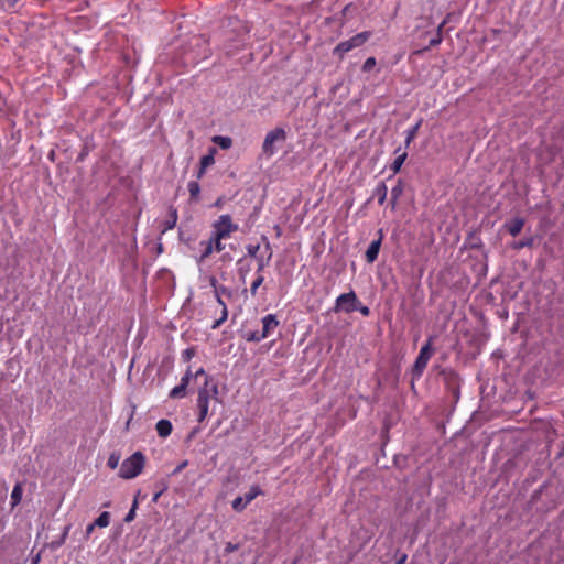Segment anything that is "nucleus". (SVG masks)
Instances as JSON below:
<instances>
[{"mask_svg": "<svg viewBox=\"0 0 564 564\" xmlns=\"http://www.w3.org/2000/svg\"><path fill=\"white\" fill-rule=\"evenodd\" d=\"M218 386L213 382L212 377H206L204 387L198 389L197 406H198V422H203L208 415L209 400L214 398L218 400Z\"/></svg>", "mask_w": 564, "mask_h": 564, "instance_id": "f257e3e1", "label": "nucleus"}, {"mask_svg": "<svg viewBox=\"0 0 564 564\" xmlns=\"http://www.w3.org/2000/svg\"><path fill=\"white\" fill-rule=\"evenodd\" d=\"M435 336H429L425 344L421 347L420 352L414 361L411 369L412 373V389L414 388V381L420 379L431 359L435 349L433 347Z\"/></svg>", "mask_w": 564, "mask_h": 564, "instance_id": "f03ea898", "label": "nucleus"}, {"mask_svg": "<svg viewBox=\"0 0 564 564\" xmlns=\"http://www.w3.org/2000/svg\"><path fill=\"white\" fill-rule=\"evenodd\" d=\"M144 465V454L137 451L121 463L118 476L122 479H133L142 473Z\"/></svg>", "mask_w": 564, "mask_h": 564, "instance_id": "7ed1b4c3", "label": "nucleus"}, {"mask_svg": "<svg viewBox=\"0 0 564 564\" xmlns=\"http://www.w3.org/2000/svg\"><path fill=\"white\" fill-rule=\"evenodd\" d=\"M370 31L360 32L349 40L338 43L333 50V55L337 56L341 61L346 53L364 45L370 39Z\"/></svg>", "mask_w": 564, "mask_h": 564, "instance_id": "20e7f679", "label": "nucleus"}, {"mask_svg": "<svg viewBox=\"0 0 564 564\" xmlns=\"http://www.w3.org/2000/svg\"><path fill=\"white\" fill-rule=\"evenodd\" d=\"M286 140V131L281 128L276 127L273 130L269 131L264 138L263 144H262V152L267 156H272L276 152V143H282Z\"/></svg>", "mask_w": 564, "mask_h": 564, "instance_id": "39448f33", "label": "nucleus"}, {"mask_svg": "<svg viewBox=\"0 0 564 564\" xmlns=\"http://www.w3.org/2000/svg\"><path fill=\"white\" fill-rule=\"evenodd\" d=\"M238 230V225L232 223L231 216L226 214L219 216V218L213 224V232L218 238H228L232 232Z\"/></svg>", "mask_w": 564, "mask_h": 564, "instance_id": "423d86ee", "label": "nucleus"}, {"mask_svg": "<svg viewBox=\"0 0 564 564\" xmlns=\"http://www.w3.org/2000/svg\"><path fill=\"white\" fill-rule=\"evenodd\" d=\"M441 375L444 379L446 390L452 394L455 402L459 399L460 378L453 369H443Z\"/></svg>", "mask_w": 564, "mask_h": 564, "instance_id": "0eeeda50", "label": "nucleus"}, {"mask_svg": "<svg viewBox=\"0 0 564 564\" xmlns=\"http://www.w3.org/2000/svg\"><path fill=\"white\" fill-rule=\"evenodd\" d=\"M359 304L358 297L354 291L340 294L335 302L334 312L344 311L345 313H352L357 310Z\"/></svg>", "mask_w": 564, "mask_h": 564, "instance_id": "6e6552de", "label": "nucleus"}, {"mask_svg": "<svg viewBox=\"0 0 564 564\" xmlns=\"http://www.w3.org/2000/svg\"><path fill=\"white\" fill-rule=\"evenodd\" d=\"M263 494L264 492L260 486L253 485L250 487L249 491L245 494V496L235 498L231 502V507L236 512H241L251 501Z\"/></svg>", "mask_w": 564, "mask_h": 564, "instance_id": "1a4fd4ad", "label": "nucleus"}, {"mask_svg": "<svg viewBox=\"0 0 564 564\" xmlns=\"http://www.w3.org/2000/svg\"><path fill=\"white\" fill-rule=\"evenodd\" d=\"M193 377V373L191 371V367L186 370L185 375L181 379V383L174 387L171 391L169 397L171 399H182L186 395V389L189 384L191 378Z\"/></svg>", "mask_w": 564, "mask_h": 564, "instance_id": "9d476101", "label": "nucleus"}, {"mask_svg": "<svg viewBox=\"0 0 564 564\" xmlns=\"http://www.w3.org/2000/svg\"><path fill=\"white\" fill-rule=\"evenodd\" d=\"M378 239L371 241V243L369 245L368 249L366 250V253H365V259L368 263H373L377 259H378V256H379V251H380V248H381V243H382V240H383V231L382 229H379L378 230Z\"/></svg>", "mask_w": 564, "mask_h": 564, "instance_id": "9b49d317", "label": "nucleus"}, {"mask_svg": "<svg viewBox=\"0 0 564 564\" xmlns=\"http://www.w3.org/2000/svg\"><path fill=\"white\" fill-rule=\"evenodd\" d=\"M525 219L522 217H514L503 224L506 230L512 236L517 237L523 229Z\"/></svg>", "mask_w": 564, "mask_h": 564, "instance_id": "f8f14e48", "label": "nucleus"}, {"mask_svg": "<svg viewBox=\"0 0 564 564\" xmlns=\"http://www.w3.org/2000/svg\"><path fill=\"white\" fill-rule=\"evenodd\" d=\"M279 325V321L276 316L273 314H268L262 318V330L261 334L264 338H267Z\"/></svg>", "mask_w": 564, "mask_h": 564, "instance_id": "ddd939ff", "label": "nucleus"}, {"mask_svg": "<svg viewBox=\"0 0 564 564\" xmlns=\"http://www.w3.org/2000/svg\"><path fill=\"white\" fill-rule=\"evenodd\" d=\"M401 147L397 148L394 153L398 154V156L394 159L393 163L391 164L390 169L391 171L397 174L400 172L403 163L405 162L408 158V153L405 151L401 152Z\"/></svg>", "mask_w": 564, "mask_h": 564, "instance_id": "4468645a", "label": "nucleus"}, {"mask_svg": "<svg viewBox=\"0 0 564 564\" xmlns=\"http://www.w3.org/2000/svg\"><path fill=\"white\" fill-rule=\"evenodd\" d=\"M155 429H156L158 435L160 437L165 438L171 435L173 426L169 420L162 419L156 423Z\"/></svg>", "mask_w": 564, "mask_h": 564, "instance_id": "2eb2a0df", "label": "nucleus"}, {"mask_svg": "<svg viewBox=\"0 0 564 564\" xmlns=\"http://www.w3.org/2000/svg\"><path fill=\"white\" fill-rule=\"evenodd\" d=\"M422 122L423 120L420 119L413 127H411L410 129L406 130V137H405V141H404V147L405 148H409L410 144L412 143V141L416 138L417 135V132L422 126Z\"/></svg>", "mask_w": 564, "mask_h": 564, "instance_id": "dca6fc26", "label": "nucleus"}, {"mask_svg": "<svg viewBox=\"0 0 564 564\" xmlns=\"http://www.w3.org/2000/svg\"><path fill=\"white\" fill-rule=\"evenodd\" d=\"M388 188L384 182H380L373 191V196L378 198L379 205H382L387 199Z\"/></svg>", "mask_w": 564, "mask_h": 564, "instance_id": "f3484780", "label": "nucleus"}, {"mask_svg": "<svg viewBox=\"0 0 564 564\" xmlns=\"http://www.w3.org/2000/svg\"><path fill=\"white\" fill-rule=\"evenodd\" d=\"M203 247V251L200 257L198 258V262H204L214 251V247L209 240H203L199 243Z\"/></svg>", "mask_w": 564, "mask_h": 564, "instance_id": "a211bd4d", "label": "nucleus"}, {"mask_svg": "<svg viewBox=\"0 0 564 564\" xmlns=\"http://www.w3.org/2000/svg\"><path fill=\"white\" fill-rule=\"evenodd\" d=\"M534 245V237H527V238H523L519 241H514L512 245H511V248L513 250H521L523 248H532Z\"/></svg>", "mask_w": 564, "mask_h": 564, "instance_id": "6ab92c4d", "label": "nucleus"}, {"mask_svg": "<svg viewBox=\"0 0 564 564\" xmlns=\"http://www.w3.org/2000/svg\"><path fill=\"white\" fill-rule=\"evenodd\" d=\"M23 489L21 484H17L11 492V507L14 508L21 502Z\"/></svg>", "mask_w": 564, "mask_h": 564, "instance_id": "aec40b11", "label": "nucleus"}, {"mask_svg": "<svg viewBox=\"0 0 564 564\" xmlns=\"http://www.w3.org/2000/svg\"><path fill=\"white\" fill-rule=\"evenodd\" d=\"M177 221V210L173 207L170 208L169 218L164 221V230L173 229L176 226Z\"/></svg>", "mask_w": 564, "mask_h": 564, "instance_id": "412c9836", "label": "nucleus"}, {"mask_svg": "<svg viewBox=\"0 0 564 564\" xmlns=\"http://www.w3.org/2000/svg\"><path fill=\"white\" fill-rule=\"evenodd\" d=\"M272 259V251H270V253H268L267 257H263L262 254H260L259 258H257V273L258 274H261V272L269 265L270 261Z\"/></svg>", "mask_w": 564, "mask_h": 564, "instance_id": "4be33fe9", "label": "nucleus"}, {"mask_svg": "<svg viewBox=\"0 0 564 564\" xmlns=\"http://www.w3.org/2000/svg\"><path fill=\"white\" fill-rule=\"evenodd\" d=\"M189 197L192 200H198L200 194V186L197 181H191L187 185Z\"/></svg>", "mask_w": 564, "mask_h": 564, "instance_id": "5701e85b", "label": "nucleus"}, {"mask_svg": "<svg viewBox=\"0 0 564 564\" xmlns=\"http://www.w3.org/2000/svg\"><path fill=\"white\" fill-rule=\"evenodd\" d=\"M155 487L158 488L156 492L152 497V502H158L159 498L167 490L169 485L165 480H160L155 484Z\"/></svg>", "mask_w": 564, "mask_h": 564, "instance_id": "b1692460", "label": "nucleus"}, {"mask_svg": "<svg viewBox=\"0 0 564 564\" xmlns=\"http://www.w3.org/2000/svg\"><path fill=\"white\" fill-rule=\"evenodd\" d=\"M213 141L224 150H227L232 145V140L229 137L216 135Z\"/></svg>", "mask_w": 564, "mask_h": 564, "instance_id": "393cba45", "label": "nucleus"}, {"mask_svg": "<svg viewBox=\"0 0 564 564\" xmlns=\"http://www.w3.org/2000/svg\"><path fill=\"white\" fill-rule=\"evenodd\" d=\"M215 152H216V149L212 148L210 152L208 154L200 158L199 165L203 166V169H207L208 166H210L215 163V159H214Z\"/></svg>", "mask_w": 564, "mask_h": 564, "instance_id": "a878e982", "label": "nucleus"}, {"mask_svg": "<svg viewBox=\"0 0 564 564\" xmlns=\"http://www.w3.org/2000/svg\"><path fill=\"white\" fill-rule=\"evenodd\" d=\"M96 527L106 528L110 523V513L108 511H104L99 514V517L94 521Z\"/></svg>", "mask_w": 564, "mask_h": 564, "instance_id": "bb28decb", "label": "nucleus"}, {"mask_svg": "<svg viewBox=\"0 0 564 564\" xmlns=\"http://www.w3.org/2000/svg\"><path fill=\"white\" fill-rule=\"evenodd\" d=\"M209 242H212L214 250L216 252H221L225 249V245L223 243L224 238L219 237L217 235L212 234L210 238L208 239Z\"/></svg>", "mask_w": 564, "mask_h": 564, "instance_id": "cd10ccee", "label": "nucleus"}, {"mask_svg": "<svg viewBox=\"0 0 564 564\" xmlns=\"http://www.w3.org/2000/svg\"><path fill=\"white\" fill-rule=\"evenodd\" d=\"M121 455L118 452H112L107 460V466L110 469H116L119 466Z\"/></svg>", "mask_w": 564, "mask_h": 564, "instance_id": "c85d7f7f", "label": "nucleus"}, {"mask_svg": "<svg viewBox=\"0 0 564 564\" xmlns=\"http://www.w3.org/2000/svg\"><path fill=\"white\" fill-rule=\"evenodd\" d=\"M139 495H140V491H138V494H137V496H135V498L133 500V503H132L129 512L124 517V522H127V523L133 521L134 518H135V511L138 509V497H139Z\"/></svg>", "mask_w": 564, "mask_h": 564, "instance_id": "c756f323", "label": "nucleus"}, {"mask_svg": "<svg viewBox=\"0 0 564 564\" xmlns=\"http://www.w3.org/2000/svg\"><path fill=\"white\" fill-rule=\"evenodd\" d=\"M228 318V308L227 305H224V308H221V314L218 319H216L212 326L213 329H217L220 327L221 324H224Z\"/></svg>", "mask_w": 564, "mask_h": 564, "instance_id": "7c9ffc66", "label": "nucleus"}, {"mask_svg": "<svg viewBox=\"0 0 564 564\" xmlns=\"http://www.w3.org/2000/svg\"><path fill=\"white\" fill-rule=\"evenodd\" d=\"M245 338H246L247 341H253V343H259L262 339H264V337L262 336L261 332H258V330L248 332L245 335Z\"/></svg>", "mask_w": 564, "mask_h": 564, "instance_id": "2f4dec72", "label": "nucleus"}, {"mask_svg": "<svg viewBox=\"0 0 564 564\" xmlns=\"http://www.w3.org/2000/svg\"><path fill=\"white\" fill-rule=\"evenodd\" d=\"M234 290L221 285L220 288L216 289L215 295L226 296L227 299L231 300L234 297Z\"/></svg>", "mask_w": 564, "mask_h": 564, "instance_id": "473e14b6", "label": "nucleus"}, {"mask_svg": "<svg viewBox=\"0 0 564 564\" xmlns=\"http://www.w3.org/2000/svg\"><path fill=\"white\" fill-rule=\"evenodd\" d=\"M264 281V278L262 274H258V276L256 278V280L251 283V286H250V293L254 296L258 292V289L260 288V285L263 283Z\"/></svg>", "mask_w": 564, "mask_h": 564, "instance_id": "72a5a7b5", "label": "nucleus"}, {"mask_svg": "<svg viewBox=\"0 0 564 564\" xmlns=\"http://www.w3.org/2000/svg\"><path fill=\"white\" fill-rule=\"evenodd\" d=\"M246 249H247L248 256H250V257H252V258H254V259H257V258H259V257H260V256L258 254V252H259V250H260V245H259V243H257V245H251V243H250V245H248V246L246 247Z\"/></svg>", "mask_w": 564, "mask_h": 564, "instance_id": "f704fd0d", "label": "nucleus"}, {"mask_svg": "<svg viewBox=\"0 0 564 564\" xmlns=\"http://www.w3.org/2000/svg\"><path fill=\"white\" fill-rule=\"evenodd\" d=\"M442 41H443V35L440 33H436V35L430 40L429 46L425 47L423 51H427L431 47H435V46L440 45L442 43Z\"/></svg>", "mask_w": 564, "mask_h": 564, "instance_id": "c9c22d12", "label": "nucleus"}, {"mask_svg": "<svg viewBox=\"0 0 564 564\" xmlns=\"http://www.w3.org/2000/svg\"><path fill=\"white\" fill-rule=\"evenodd\" d=\"M377 62L375 57H368L364 65H362V72H370L376 66Z\"/></svg>", "mask_w": 564, "mask_h": 564, "instance_id": "e433bc0d", "label": "nucleus"}, {"mask_svg": "<svg viewBox=\"0 0 564 564\" xmlns=\"http://www.w3.org/2000/svg\"><path fill=\"white\" fill-rule=\"evenodd\" d=\"M19 0H0V7L4 10L13 9Z\"/></svg>", "mask_w": 564, "mask_h": 564, "instance_id": "4c0bfd02", "label": "nucleus"}, {"mask_svg": "<svg viewBox=\"0 0 564 564\" xmlns=\"http://www.w3.org/2000/svg\"><path fill=\"white\" fill-rule=\"evenodd\" d=\"M401 194H402V185H401V182H399V184L391 189L392 199L398 200Z\"/></svg>", "mask_w": 564, "mask_h": 564, "instance_id": "58836bf2", "label": "nucleus"}, {"mask_svg": "<svg viewBox=\"0 0 564 564\" xmlns=\"http://www.w3.org/2000/svg\"><path fill=\"white\" fill-rule=\"evenodd\" d=\"M188 465V460H183L182 463H180L174 469L173 471L171 473V476H176L178 475L184 468H186Z\"/></svg>", "mask_w": 564, "mask_h": 564, "instance_id": "ea45409f", "label": "nucleus"}, {"mask_svg": "<svg viewBox=\"0 0 564 564\" xmlns=\"http://www.w3.org/2000/svg\"><path fill=\"white\" fill-rule=\"evenodd\" d=\"M65 543V541L61 538L56 539V540H53L51 543H50V549L51 550H57L59 549L63 544Z\"/></svg>", "mask_w": 564, "mask_h": 564, "instance_id": "a19ab883", "label": "nucleus"}, {"mask_svg": "<svg viewBox=\"0 0 564 564\" xmlns=\"http://www.w3.org/2000/svg\"><path fill=\"white\" fill-rule=\"evenodd\" d=\"M209 284L213 288L214 293L216 292V289L220 288L221 284L218 283L217 279L214 275L209 276Z\"/></svg>", "mask_w": 564, "mask_h": 564, "instance_id": "79ce46f5", "label": "nucleus"}, {"mask_svg": "<svg viewBox=\"0 0 564 564\" xmlns=\"http://www.w3.org/2000/svg\"><path fill=\"white\" fill-rule=\"evenodd\" d=\"M250 271V267L247 265V267H239L238 268V273H239V276L241 280H245L246 278V274Z\"/></svg>", "mask_w": 564, "mask_h": 564, "instance_id": "37998d69", "label": "nucleus"}, {"mask_svg": "<svg viewBox=\"0 0 564 564\" xmlns=\"http://www.w3.org/2000/svg\"><path fill=\"white\" fill-rule=\"evenodd\" d=\"M356 311H359L364 316H369L370 315V308L368 306H365V305H360V306L357 305V310Z\"/></svg>", "mask_w": 564, "mask_h": 564, "instance_id": "c03bdc74", "label": "nucleus"}, {"mask_svg": "<svg viewBox=\"0 0 564 564\" xmlns=\"http://www.w3.org/2000/svg\"><path fill=\"white\" fill-rule=\"evenodd\" d=\"M95 527H96V524L94 522L87 525L86 532H85V538L86 539H88L90 536V534L93 533Z\"/></svg>", "mask_w": 564, "mask_h": 564, "instance_id": "a18cd8bd", "label": "nucleus"}, {"mask_svg": "<svg viewBox=\"0 0 564 564\" xmlns=\"http://www.w3.org/2000/svg\"><path fill=\"white\" fill-rule=\"evenodd\" d=\"M70 524L68 525H65L64 529H63V532L61 534V539H63L64 541H66L67 536H68V533H69V530H70Z\"/></svg>", "mask_w": 564, "mask_h": 564, "instance_id": "49530a36", "label": "nucleus"}, {"mask_svg": "<svg viewBox=\"0 0 564 564\" xmlns=\"http://www.w3.org/2000/svg\"><path fill=\"white\" fill-rule=\"evenodd\" d=\"M408 558V555L405 553H401L397 560H395V563L394 564H404L405 561Z\"/></svg>", "mask_w": 564, "mask_h": 564, "instance_id": "de8ad7c7", "label": "nucleus"}, {"mask_svg": "<svg viewBox=\"0 0 564 564\" xmlns=\"http://www.w3.org/2000/svg\"><path fill=\"white\" fill-rule=\"evenodd\" d=\"M183 356L186 360H189L194 356L193 348H187L186 350H184Z\"/></svg>", "mask_w": 564, "mask_h": 564, "instance_id": "09e8293b", "label": "nucleus"}, {"mask_svg": "<svg viewBox=\"0 0 564 564\" xmlns=\"http://www.w3.org/2000/svg\"><path fill=\"white\" fill-rule=\"evenodd\" d=\"M262 241H264L265 250L268 251V253H270V251H272L270 241L268 240V238L265 236H262Z\"/></svg>", "mask_w": 564, "mask_h": 564, "instance_id": "8fccbe9b", "label": "nucleus"}, {"mask_svg": "<svg viewBox=\"0 0 564 564\" xmlns=\"http://www.w3.org/2000/svg\"><path fill=\"white\" fill-rule=\"evenodd\" d=\"M193 376H194L195 378H198V377H200V376H205V378H206V377H208V376L206 375V372H205L204 368H199V369L195 372V375H193Z\"/></svg>", "mask_w": 564, "mask_h": 564, "instance_id": "3c124183", "label": "nucleus"}, {"mask_svg": "<svg viewBox=\"0 0 564 564\" xmlns=\"http://www.w3.org/2000/svg\"><path fill=\"white\" fill-rule=\"evenodd\" d=\"M237 549H238V545H234V544H231V543H228V544L226 545V549H225V550H226V552H232V551H235V550H237Z\"/></svg>", "mask_w": 564, "mask_h": 564, "instance_id": "603ef678", "label": "nucleus"}, {"mask_svg": "<svg viewBox=\"0 0 564 564\" xmlns=\"http://www.w3.org/2000/svg\"><path fill=\"white\" fill-rule=\"evenodd\" d=\"M217 303L224 308V305H226L225 301L223 300V296L215 295Z\"/></svg>", "mask_w": 564, "mask_h": 564, "instance_id": "864d4df0", "label": "nucleus"}, {"mask_svg": "<svg viewBox=\"0 0 564 564\" xmlns=\"http://www.w3.org/2000/svg\"><path fill=\"white\" fill-rule=\"evenodd\" d=\"M205 171H206V169H203V166L199 165V170L197 172L196 177L197 178H202L204 176V174H205Z\"/></svg>", "mask_w": 564, "mask_h": 564, "instance_id": "5fc2aeb1", "label": "nucleus"}, {"mask_svg": "<svg viewBox=\"0 0 564 564\" xmlns=\"http://www.w3.org/2000/svg\"><path fill=\"white\" fill-rule=\"evenodd\" d=\"M228 20H229V23H230V24H231L232 22L238 23V24H241V21H240L237 17H230Z\"/></svg>", "mask_w": 564, "mask_h": 564, "instance_id": "6e6d98bb", "label": "nucleus"}, {"mask_svg": "<svg viewBox=\"0 0 564 564\" xmlns=\"http://www.w3.org/2000/svg\"><path fill=\"white\" fill-rule=\"evenodd\" d=\"M542 490H543V487H541L539 490H535L534 494L532 495V498L536 499L541 495Z\"/></svg>", "mask_w": 564, "mask_h": 564, "instance_id": "4d7b16f0", "label": "nucleus"}, {"mask_svg": "<svg viewBox=\"0 0 564 564\" xmlns=\"http://www.w3.org/2000/svg\"><path fill=\"white\" fill-rule=\"evenodd\" d=\"M445 23H446V21H443V22L438 25V28H437V32H436V33L442 34V30H443V28H444Z\"/></svg>", "mask_w": 564, "mask_h": 564, "instance_id": "13d9d810", "label": "nucleus"}, {"mask_svg": "<svg viewBox=\"0 0 564 564\" xmlns=\"http://www.w3.org/2000/svg\"><path fill=\"white\" fill-rule=\"evenodd\" d=\"M40 561V554H37L34 558H32V564H37Z\"/></svg>", "mask_w": 564, "mask_h": 564, "instance_id": "bf43d9fd", "label": "nucleus"}, {"mask_svg": "<svg viewBox=\"0 0 564 564\" xmlns=\"http://www.w3.org/2000/svg\"><path fill=\"white\" fill-rule=\"evenodd\" d=\"M3 106H4V99L0 95V111L2 110Z\"/></svg>", "mask_w": 564, "mask_h": 564, "instance_id": "052dcab7", "label": "nucleus"}, {"mask_svg": "<svg viewBox=\"0 0 564 564\" xmlns=\"http://www.w3.org/2000/svg\"><path fill=\"white\" fill-rule=\"evenodd\" d=\"M241 29L243 30V32H249V28L246 25V24H241Z\"/></svg>", "mask_w": 564, "mask_h": 564, "instance_id": "680f3d73", "label": "nucleus"}, {"mask_svg": "<svg viewBox=\"0 0 564 564\" xmlns=\"http://www.w3.org/2000/svg\"><path fill=\"white\" fill-rule=\"evenodd\" d=\"M215 206H217V207L221 206V199L220 198L216 200Z\"/></svg>", "mask_w": 564, "mask_h": 564, "instance_id": "e2e57ef3", "label": "nucleus"}, {"mask_svg": "<svg viewBox=\"0 0 564 564\" xmlns=\"http://www.w3.org/2000/svg\"><path fill=\"white\" fill-rule=\"evenodd\" d=\"M395 205H397V200H393V199L391 198V207H392V209L395 207Z\"/></svg>", "mask_w": 564, "mask_h": 564, "instance_id": "0e129e2a", "label": "nucleus"}]
</instances>
